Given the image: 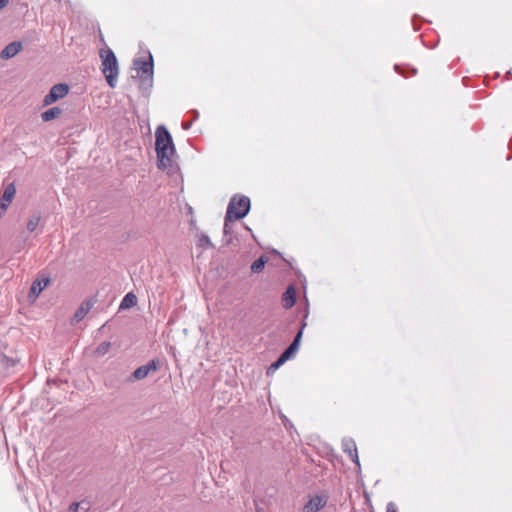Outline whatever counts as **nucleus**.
<instances>
[{
	"label": "nucleus",
	"mask_w": 512,
	"mask_h": 512,
	"mask_svg": "<svg viewBox=\"0 0 512 512\" xmlns=\"http://www.w3.org/2000/svg\"><path fill=\"white\" fill-rule=\"evenodd\" d=\"M155 150L157 154V166L159 169H171L176 155L175 146L170 132L164 125H160L155 131Z\"/></svg>",
	"instance_id": "1"
},
{
	"label": "nucleus",
	"mask_w": 512,
	"mask_h": 512,
	"mask_svg": "<svg viewBox=\"0 0 512 512\" xmlns=\"http://www.w3.org/2000/svg\"><path fill=\"white\" fill-rule=\"evenodd\" d=\"M102 59L101 70L105 75L106 81L111 88L116 86L119 69L118 62L114 52L111 49L102 50L100 53Z\"/></svg>",
	"instance_id": "2"
},
{
	"label": "nucleus",
	"mask_w": 512,
	"mask_h": 512,
	"mask_svg": "<svg viewBox=\"0 0 512 512\" xmlns=\"http://www.w3.org/2000/svg\"><path fill=\"white\" fill-rule=\"evenodd\" d=\"M250 210V199L246 196L235 195L230 199L227 207V220L244 218Z\"/></svg>",
	"instance_id": "3"
},
{
	"label": "nucleus",
	"mask_w": 512,
	"mask_h": 512,
	"mask_svg": "<svg viewBox=\"0 0 512 512\" xmlns=\"http://www.w3.org/2000/svg\"><path fill=\"white\" fill-rule=\"evenodd\" d=\"M329 496L325 491L308 494L300 512H321L328 504Z\"/></svg>",
	"instance_id": "4"
},
{
	"label": "nucleus",
	"mask_w": 512,
	"mask_h": 512,
	"mask_svg": "<svg viewBox=\"0 0 512 512\" xmlns=\"http://www.w3.org/2000/svg\"><path fill=\"white\" fill-rule=\"evenodd\" d=\"M69 92V86L65 83H59L52 86L50 91L43 98V105L48 106L59 99L64 98Z\"/></svg>",
	"instance_id": "5"
},
{
	"label": "nucleus",
	"mask_w": 512,
	"mask_h": 512,
	"mask_svg": "<svg viewBox=\"0 0 512 512\" xmlns=\"http://www.w3.org/2000/svg\"><path fill=\"white\" fill-rule=\"evenodd\" d=\"M15 194H16V187H15L14 183H9L4 188V191L0 198V218L4 215L7 208L13 201Z\"/></svg>",
	"instance_id": "6"
},
{
	"label": "nucleus",
	"mask_w": 512,
	"mask_h": 512,
	"mask_svg": "<svg viewBox=\"0 0 512 512\" xmlns=\"http://www.w3.org/2000/svg\"><path fill=\"white\" fill-rule=\"evenodd\" d=\"M158 369V361L151 360L145 365L138 367L130 376L129 381L142 380L146 378L150 372Z\"/></svg>",
	"instance_id": "7"
},
{
	"label": "nucleus",
	"mask_w": 512,
	"mask_h": 512,
	"mask_svg": "<svg viewBox=\"0 0 512 512\" xmlns=\"http://www.w3.org/2000/svg\"><path fill=\"white\" fill-rule=\"evenodd\" d=\"M134 66L138 71L139 76L153 75V58L149 55L148 60L136 59L134 60Z\"/></svg>",
	"instance_id": "8"
},
{
	"label": "nucleus",
	"mask_w": 512,
	"mask_h": 512,
	"mask_svg": "<svg viewBox=\"0 0 512 512\" xmlns=\"http://www.w3.org/2000/svg\"><path fill=\"white\" fill-rule=\"evenodd\" d=\"M306 324L303 323L300 330L294 337L293 341L290 343V345L282 352L283 359L289 360L299 349L303 329L305 328Z\"/></svg>",
	"instance_id": "9"
},
{
	"label": "nucleus",
	"mask_w": 512,
	"mask_h": 512,
	"mask_svg": "<svg viewBox=\"0 0 512 512\" xmlns=\"http://www.w3.org/2000/svg\"><path fill=\"white\" fill-rule=\"evenodd\" d=\"M343 451L349 456V458L357 465L360 466L359 457L357 453V447L353 439L347 438L342 441Z\"/></svg>",
	"instance_id": "10"
},
{
	"label": "nucleus",
	"mask_w": 512,
	"mask_h": 512,
	"mask_svg": "<svg viewBox=\"0 0 512 512\" xmlns=\"http://www.w3.org/2000/svg\"><path fill=\"white\" fill-rule=\"evenodd\" d=\"M95 303V299H87L83 301L73 316V322L78 323L83 320Z\"/></svg>",
	"instance_id": "11"
},
{
	"label": "nucleus",
	"mask_w": 512,
	"mask_h": 512,
	"mask_svg": "<svg viewBox=\"0 0 512 512\" xmlns=\"http://www.w3.org/2000/svg\"><path fill=\"white\" fill-rule=\"evenodd\" d=\"M22 50V43L20 41H13L9 43L1 52L0 58L7 60L16 56Z\"/></svg>",
	"instance_id": "12"
},
{
	"label": "nucleus",
	"mask_w": 512,
	"mask_h": 512,
	"mask_svg": "<svg viewBox=\"0 0 512 512\" xmlns=\"http://www.w3.org/2000/svg\"><path fill=\"white\" fill-rule=\"evenodd\" d=\"M49 282H50V279L48 277L36 279L31 285V288L29 291V297L36 299L39 296V294L42 292V290L49 284Z\"/></svg>",
	"instance_id": "13"
},
{
	"label": "nucleus",
	"mask_w": 512,
	"mask_h": 512,
	"mask_svg": "<svg viewBox=\"0 0 512 512\" xmlns=\"http://www.w3.org/2000/svg\"><path fill=\"white\" fill-rule=\"evenodd\" d=\"M296 302V291L295 288L290 285L282 296V303L285 309H290L295 305Z\"/></svg>",
	"instance_id": "14"
},
{
	"label": "nucleus",
	"mask_w": 512,
	"mask_h": 512,
	"mask_svg": "<svg viewBox=\"0 0 512 512\" xmlns=\"http://www.w3.org/2000/svg\"><path fill=\"white\" fill-rule=\"evenodd\" d=\"M62 113V109L59 108V107H53V108H50L46 111H44L42 114H41V119L44 121V122H49L53 119H56L57 117H59Z\"/></svg>",
	"instance_id": "15"
},
{
	"label": "nucleus",
	"mask_w": 512,
	"mask_h": 512,
	"mask_svg": "<svg viewBox=\"0 0 512 512\" xmlns=\"http://www.w3.org/2000/svg\"><path fill=\"white\" fill-rule=\"evenodd\" d=\"M137 304V297L132 292L127 293L121 303H120V309H128Z\"/></svg>",
	"instance_id": "16"
},
{
	"label": "nucleus",
	"mask_w": 512,
	"mask_h": 512,
	"mask_svg": "<svg viewBox=\"0 0 512 512\" xmlns=\"http://www.w3.org/2000/svg\"><path fill=\"white\" fill-rule=\"evenodd\" d=\"M140 82H139V89L142 90L144 93L148 92L153 84V75L149 76H139Z\"/></svg>",
	"instance_id": "17"
},
{
	"label": "nucleus",
	"mask_w": 512,
	"mask_h": 512,
	"mask_svg": "<svg viewBox=\"0 0 512 512\" xmlns=\"http://www.w3.org/2000/svg\"><path fill=\"white\" fill-rule=\"evenodd\" d=\"M90 505L84 502H73L69 506L70 512H88Z\"/></svg>",
	"instance_id": "18"
},
{
	"label": "nucleus",
	"mask_w": 512,
	"mask_h": 512,
	"mask_svg": "<svg viewBox=\"0 0 512 512\" xmlns=\"http://www.w3.org/2000/svg\"><path fill=\"white\" fill-rule=\"evenodd\" d=\"M267 259L263 256L256 259L251 265V271L253 273H259L264 269Z\"/></svg>",
	"instance_id": "19"
},
{
	"label": "nucleus",
	"mask_w": 512,
	"mask_h": 512,
	"mask_svg": "<svg viewBox=\"0 0 512 512\" xmlns=\"http://www.w3.org/2000/svg\"><path fill=\"white\" fill-rule=\"evenodd\" d=\"M40 220H41L40 213H36L33 216H31L27 222V230L30 232L35 231L39 225Z\"/></svg>",
	"instance_id": "20"
},
{
	"label": "nucleus",
	"mask_w": 512,
	"mask_h": 512,
	"mask_svg": "<svg viewBox=\"0 0 512 512\" xmlns=\"http://www.w3.org/2000/svg\"><path fill=\"white\" fill-rule=\"evenodd\" d=\"M110 348H111V343L108 341H104L95 349V354L97 356H103L106 353H108Z\"/></svg>",
	"instance_id": "21"
},
{
	"label": "nucleus",
	"mask_w": 512,
	"mask_h": 512,
	"mask_svg": "<svg viewBox=\"0 0 512 512\" xmlns=\"http://www.w3.org/2000/svg\"><path fill=\"white\" fill-rule=\"evenodd\" d=\"M287 360L283 359V356L280 355L279 358L273 362L267 369V374H271L275 372L280 366H282Z\"/></svg>",
	"instance_id": "22"
},
{
	"label": "nucleus",
	"mask_w": 512,
	"mask_h": 512,
	"mask_svg": "<svg viewBox=\"0 0 512 512\" xmlns=\"http://www.w3.org/2000/svg\"><path fill=\"white\" fill-rule=\"evenodd\" d=\"M198 245L203 249H209L213 247L212 242L210 241V238L208 235L202 234L199 237Z\"/></svg>",
	"instance_id": "23"
},
{
	"label": "nucleus",
	"mask_w": 512,
	"mask_h": 512,
	"mask_svg": "<svg viewBox=\"0 0 512 512\" xmlns=\"http://www.w3.org/2000/svg\"><path fill=\"white\" fill-rule=\"evenodd\" d=\"M234 220H227V215L225 216V220H224V227H223V232L225 235H228L231 233V230H232V225L231 223L233 222Z\"/></svg>",
	"instance_id": "24"
},
{
	"label": "nucleus",
	"mask_w": 512,
	"mask_h": 512,
	"mask_svg": "<svg viewBox=\"0 0 512 512\" xmlns=\"http://www.w3.org/2000/svg\"><path fill=\"white\" fill-rule=\"evenodd\" d=\"M386 512H398L396 504L394 502H388L386 506Z\"/></svg>",
	"instance_id": "25"
},
{
	"label": "nucleus",
	"mask_w": 512,
	"mask_h": 512,
	"mask_svg": "<svg viewBox=\"0 0 512 512\" xmlns=\"http://www.w3.org/2000/svg\"><path fill=\"white\" fill-rule=\"evenodd\" d=\"M9 3V0H0V10L5 8Z\"/></svg>",
	"instance_id": "26"
},
{
	"label": "nucleus",
	"mask_w": 512,
	"mask_h": 512,
	"mask_svg": "<svg viewBox=\"0 0 512 512\" xmlns=\"http://www.w3.org/2000/svg\"><path fill=\"white\" fill-rule=\"evenodd\" d=\"M191 124H192L191 122H183L182 127H183V129L187 130L191 127Z\"/></svg>",
	"instance_id": "27"
},
{
	"label": "nucleus",
	"mask_w": 512,
	"mask_h": 512,
	"mask_svg": "<svg viewBox=\"0 0 512 512\" xmlns=\"http://www.w3.org/2000/svg\"><path fill=\"white\" fill-rule=\"evenodd\" d=\"M194 113V119H196L198 117V112L197 111H193Z\"/></svg>",
	"instance_id": "28"
}]
</instances>
